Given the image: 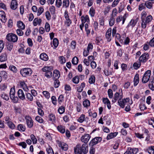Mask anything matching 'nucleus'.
<instances>
[{"mask_svg": "<svg viewBox=\"0 0 154 154\" xmlns=\"http://www.w3.org/2000/svg\"><path fill=\"white\" fill-rule=\"evenodd\" d=\"M32 70L29 68H25L21 69L20 73L22 76L27 77L30 76L32 73Z\"/></svg>", "mask_w": 154, "mask_h": 154, "instance_id": "nucleus-1", "label": "nucleus"}, {"mask_svg": "<svg viewBox=\"0 0 154 154\" xmlns=\"http://www.w3.org/2000/svg\"><path fill=\"white\" fill-rule=\"evenodd\" d=\"M52 69V67L51 66H46L44 67L42 70L43 72H45V75L48 78H50L52 76V73L51 70Z\"/></svg>", "mask_w": 154, "mask_h": 154, "instance_id": "nucleus-2", "label": "nucleus"}, {"mask_svg": "<svg viewBox=\"0 0 154 154\" xmlns=\"http://www.w3.org/2000/svg\"><path fill=\"white\" fill-rule=\"evenodd\" d=\"M151 72L150 70H148L146 71L144 74L142 79V82L143 83H146L149 80Z\"/></svg>", "mask_w": 154, "mask_h": 154, "instance_id": "nucleus-3", "label": "nucleus"}, {"mask_svg": "<svg viewBox=\"0 0 154 154\" xmlns=\"http://www.w3.org/2000/svg\"><path fill=\"white\" fill-rule=\"evenodd\" d=\"M6 38L9 41L15 42L17 41L18 37L16 34L12 33H9L7 35Z\"/></svg>", "mask_w": 154, "mask_h": 154, "instance_id": "nucleus-4", "label": "nucleus"}, {"mask_svg": "<svg viewBox=\"0 0 154 154\" xmlns=\"http://www.w3.org/2000/svg\"><path fill=\"white\" fill-rule=\"evenodd\" d=\"M129 101V99L128 98L123 99H119L118 101L119 105L122 108H124L126 103Z\"/></svg>", "mask_w": 154, "mask_h": 154, "instance_id": "nucleus-5", "label": "nucleus"}, {"mask_svg": "<svg viewBox=\"0 0 154 154\" xmlns=\"http://www.w3.org/2000/svg\"><path fill=\"white\" fill-rule=\"evenodd\" d=\"M149 55L147 53H144L139 58V60L143 63H145L149 59Z\"/></svg>", "mask_w": 154, "mask_h": 154, "instance_id": "nucleus-6", "label": "nucleus"}, {"mask_svg": "<svg viewBox=\"0 0 154 154\" xmlns=\"http://www.w3.org/2000/svg\"><path fill=\"white\" fill-rule=\"evenodd\" d=\"M102 140V138L100 137H96L93 138L90 142L89 145L90 146H93L97 144L98 142H100Z\"/></svg>", "mask_w": 154, "mask_h": 154, "instance_id": "nucleus-7", "label": "nucleus"}, {"mask_svg": "<svg viewBox=\"0 0 154 154\" xmlns=\"http://www.w3.org/2000/svg\"><path fill=\"white\" fill-rule=\"evenodd\" d=\"M64 17L66 19V20L64 21L65 25L69 27L71 24L72 22L69 18L67 11H65L64 13Z\"/></svg>", "mask_w": 154, "mask_h": 154, "instance_id": "nucleus-8", "label": "nucleus"}, {"mask_svg": "<svg viewBox=\"0 0 154 154\" xmlns=\"http://www.w3.org/2000/svg\"><path fill=\"white\" fill-rule=\"evenodd\" d=\"M122 98L123 95L122 93L121 94L120 93H119V92H116L114 94L113 99L112 100V101L113 103H115L118 100L122 99Z\"/></svg>", "mask_w": 154, "mask_h": 154, "instance_id": "nucleus-9", "label": "nucleus"}, {"mask_svg": "<svg viewBox=\"0 0 154 154\" xmlns=\"http://www.w3.org/2000/svg\"><path fill=\"white\" fill-rule=\"evenodd\" d=\"M25 118L28 127L29 128H32L33 126V122L31 117L29 116H26Z\"/></svg>", "mask_w": 154, "mask_h": 154, "instance_id": "nucleus-10", "label": "nucleus"}, {"mask_svg": "<svg viewBox=\"0 0 154 154\" xmlns=\"http://www.w3.org/2000/svg\"><path fill=\"white\" fill-rule=\"evenodd\" d=\"M91 136L89 134H86L81 137V140L82 142L84 143L87 144Z\"/></svg>", "mask_w": 154, "mask_h": 154, "instance_id": "nucleus-11", "label": "nucleus"}, {"mask_svg": "<svg viewBox=\"0 0 154 154\" xmlns=\"http://www.w3.org/2000/svg\"><path fill=\"white\" fill-rule=\"evenodd\" d=\"M17 94L20 99L23 100H25V95L22 90L20 89H19L17 92Z\"/></svg>", "mask_w": 154, "mask_h": 154, "instance_id": "nucleus-12", "label": "nucleus"}, {"mask_svg": "<svg viewBox=\"0 0 154 154\" xmlns=\"http://www.w3.org/2000/svg\"><path fill=\"white\" fill-rule=\"evenodd\" d=\"M0 19L3 23H5L6 21L5 14L3 11H0Z\"/></svg>", "mask_w": 154, "mask_h": 154, "instance_id": "nucleus-13", "label": "nucleus"}, {"mask_svg": "<svg viewBox=\"0 0 154 154\" xmlns=\"http://www.w3.org/2000/svg\"><path fill=\"white\" fill-rule=\"evenodd\" d=\"M81 150L82 152L84 154H86L88 152V145L86 143H84L80 147Z\"/></svg>", "mask_w": 154, "mask_h": 154, "instance_id": "nucleus-14", "label": "nucleus"}, {"mask_svg": "<svg viewBox=\"0 0 154 154\" xmlns=\"http://www.w3.org/2000/svg\"><path fill=\"white\" fill-rule=\"evenodd\" d=\"M17 2L16 0H12L11 1L10 8L12 10H15L17 7Z\"/></svg>", "mask_w": 154, "mask_h": 154, "instance_id": "nucleus-15", "label": "nucleus"}, {"mask_svg": "<svg viewBox=\"0 0 154 154\" xmlns=\"http://www.w3.org/2000/svg\"><path fill=\"white\" fill-rule=\"evenodd\" d=\"M103 102L104 104L107 105V107L109 109H111V106L110 105V102L108 98H103Z\"/></svg>", "mask_w": 154, "mask_h": 154, "instance_id": "nucleus-16", "label": "nucleus"}, {"mask_svg": "<svg viewBox=\"0 0 154 154\" xmlns=\"http://www.w3.org/2000/svg\"><path fill=\"white\" fill-rule=\"evenodd\" d=\"M59 146L64 151H66L68 149V145L63 142H60L59 144Z\"/></svg>", "mask_w": 154, "mask_h": 154, "instance_id": "nucleus-17", "label": "nucleus"}, {"mask_svg": "<svg viewBox=\"0 0 154 154\" xmlns=\"http://www.w3.org/2000/svg\"><path fill=\"white\" fill-rule=\"evenodd\" d=\"M154 3V1L149 0L146 1L145 2V5L146 7L149 9L151 8L152 6V4Z\"/></svg>", "mask_w": 154, "mask_h": 154, "instance_id": "nucleus-18", "label": "nucleus"}, {"mask_svg": "<svg viewBox=\"0 0 154 154\" xmlns=\"http://www.w3.org/2000/svg\"><path fill=\"white\" fill-rule=\"evenodd\" d=\"M81 19L82 23L84 24L86 22L89 23L90 21L89 16L88 15H86L85 16H82L81 17Z\"/></svg>", "mask_w": 154, "mask_h": 154, "instance_id": "nucleus-19", "label": "nucleus"}, {"mask_svg": "<svg viewBox=\"0 0 154 154\" xmlns=\"http://www.w3.org/2000/svg\"><path fill=\"white\" fill-rule=\"evenodd\" d=\"M60 76V72L57 70H54L53 73V77L55 79H58Z\"/></svg>", "mask_w": 154, "mask_h": 154, "instance_id": "nucleus-20", "label": "nucleus"}, {"mask_svg": "<svg viewBox=\"0 0 154 154\" xmlns=\"http://www.w3.org/2000/svg\"><path fill=\"white\" fill-rule=\"evenodd\" d=\"M118 134V132H115L114 133H111L108 134L106 137L107 140H110L115 137H116Z\"/></svg>", "mask_w": 154, "mask_h": 154, "instance_id": "nucleus-21", "label": "nucleus"}, {"mask_svg": "<svg viewBox=\"0 0 154 154\" xmlns=\"http://www.w3.org/2000/svg\"><path fill=\"white\" fill-rule=\"evenodd\" d=\"M75 154H82V152L81 150L80 145H77L76 147L74 148Z\"/></svg>", "mask_w": 154, "mask_h": 154, "instance_id": "nucleus-22", "label": "nucleus"}, {"mask_svg": "<svg viewBox=\"0 0 154 154\" xmlns=\"http://www.w3.org/2000/svg\"><path fill=\"white\" fill-rule=\"evenodd\" d=\"M7 55L6 53H3L0 56V61L3 62L7 60Z\"/></svg>", "mask_w": 154, "mask_h": 154, "instance_id": "nucleus-23", "label": "nucleus"}, {"mask_svg": "<svg viewBox=\"0 0 154 154\" xmlns=\"http://www.w3.org/2000/svg\"><path fill=\"white\" fill-rule=\"evenodd\" d=\"M139 82V75L138 74H136L134 79V86H136L138 84Z\"/></svg>", "mask_w": 154, "mask_h": 154, "instance_id": "nucleus-24", "label": "nucleus"}, {"mask_svg": "<svg viewBox=\"0 0 154 154\" xmlns=\"http://www.w3.org/2000/svg\"><path fill=\"white\" fill-rule=\"evenodd\" d=\"M42 22V20L38 18H35L33 21V24L34 26H36L38 24L40 25Z\"/></svg>", "mask_w": 154, "mask_h": 154, "instance_id": "nucleus-25", "label": "nucleus"}, {"mask_svg": "<svg viewBox=\"0 0 154 154\" xmlns=\"http://www.w3.org/2000/svg\"><path fill=\"white\" fill-rule=\"evenodd\" d=\"M17 27L21 29H24L25 28V25L22 21H19L17 22Z\"/></svg>", "mask_w": 154, "mask_h": 154, "instance_id": "nucleus-26", "label": "nucleus"}, {"mask_svg": "<svg viewBox=\"0 0 154 154\" xmlns=\"http://www.w3.org/2000/svg\"><path fill=\"white\" fill-rule=\"evenodd\" d=\"M103 72L105 75L106 76L112 75V74L113 72V68L110 69H105Z\"/></svg>", "mask_w": 154, "mask_h": 154, "instance_id": "nucleus-27", "label": "nucleus"}, {"mask_svg": "<svg viewBox=\"0 0 154 154\" xmlns=\"http://www.w3.org/2000/svg\"><path fill=\"white\" fill-rule=\"evenodd\" d=\"M40 57L41 59L45 61H47L48 59V55L45 53L41 54L40 56Z\"/></svg>", "mask_w": 154, "mask_h": 154, "instance_id": "nucleus-28", "label": "nucleus"}, {"mask_svg": "<svg viewBox=\"0 0 154 154\" xmlns=\"http://www.w3.org/2000/svg\"><path fill=\"white\" fill-rule=\"evenodd\" d=\"M58 130L61 133L63 134L65 132V129L64 126L61 125L58 126L57 127Z\"/></svg>", "mask_w": 154, "mask_h": 154, "instance_id": "nucleus-29", "label": "nucleus"}, {"mask_svg": "<svg viewBox=\"0 0 154 154\" xmlns=\"http://www.w3.org/2000/svg\"><path fill=\"white\" fill-rule=\"evenodd\" d=\"M20 85L25 91H28V88L24 82L23 81L20 82Z\"/></svg>", "mask_w": 154, "mask_h": 154, "instance_id": "nucleus-30", "label": "nucleus"}, {"mask_svg": "<svg viewBox=\"0 0 154 154\" xmlns=\"http://www.w3.org/2000/svg\"><path fill=\"white\" fill-rule=\"evenodd\" d=\"M128 151L130 154H136L138 151V149L136 148H130V149H128Z\"/></svg>", "mask_w": 154, "mask_h": 154, "instance_id": "nucleus-31", "label": "nucleus"}, {"mask_svg": "<svg viewBox=\"0 0 154 154\" xmlns=\"http://www.w3.org/2000/svg\"><path fill=\"white\" fill-rule=\"evenodd\" d=\"M85 84L84 82L82 83L80 87H77V91L79 92H81L82 91L84 87H85Z\"/></svg>", "mask_w": 154, "mask_h": 154, "instance_id": "nucleus-32", "label": "nucleus"}, {"mask_svg": "<svg viewBox=\"0 0 154 154\" xmlns=\"http://www.w3.org/2000/svg\"><path fill=\"white\" fill-rule=\"evenodd\" d=\"M85 116L84 114H82L77 119V121L80 123H82L85 121Z\"/></svg>", "mask_w": 154, "mask_h": 154, "instance_id": "nucleus-33", "label": "nucleus"}, {"mask_svg": "<svg viewBox=\"0 0 154 154\" xmlns=\"http://www.w3.org/2000/svg\"><path fill=\"white\" fill-rule=\"evenodd\" d=\"M125 19L126 18L124 16H123V17H118L116 19V22L118 23L122 20V24H123L125 22Z\"/></svg>", "mask_w": 154, "mask_h": 154, "instance_id": "nucleus-34", "label": "nucleus"}, {"mask_svg": "<svg viewBox=\"0 0 154 154\" xmlns=\"http://www.w3.org/2000/svg\"><path fill=\"white\" fill-rule=\"evenodd\" d=\"M72 82L75 84H78L79 82V78L78 76H75L72 79Z\"/></svg>", "mask_w": 154, "mask_h": 154, "instance_id": "nucleus-35", "label": "nucleus"}, {"mask_svg": "<svg viewBox=\"0 0 154 154\" xmlns=\"http://www.w3.org/2000/svg\"><path fill=\"white\" fill-rule=\"evenodd\" d=\"M147 151L150 154H154V146H151L149 147Z\"/></svg>", "mask_w": 154, "mask_h": 154, "instance_id": "nucleus-36", "label": "nucleus"}, {"mask_svg": "<svg viewBox=\"0 0 154 154\" xmlns=\"http://www.w3.org/2000/svg\"><path fill=\"white\" fill-rule=\"evenodd\" d=\"M141 63L140 61L139 60L138 61H137L135 63L133 64V66L135 69H137L140 67Z\"/></svg>", "mask_w": 154, "mask_h": 154, "instance_id": "nucleus-37", "label": "nucleus"}, {"mask_svg": "<svg viewBox=\"0 0 154 154\" xmlns=\"http://www.w3.org/2000/svg\"><path fill=\"white\" fill-rule=\"evenodd\" d=\"M83 104L84 107L88 108L90 106V102L88 100L86 99L83 101Z\"/></svg>", "mask_w": 154, "mask_h": 154, "instance_id": "nucleus-38", "label": "nucleus"}, {"mask_svg": "<svg viewBox=\"0 0 154 154\" xmlns=\"http://www.w3.org/2000/svg\"><path fill=\"white\" fill-rule=\"evenodd\" d=\"M26 98L29 100L30 101L33 100V97L31 94L29 93H26Z\"/></svg>", "mask_w": 154, "mask_h": 154, "instance_id": "nucleus-39", "label": "nucleus"}, {"mask_svg": "<svg viewBox=\"0 0 154 154\" xmlns=\"http://www.w3.org/2000/svg\"><path fill=\"white\" fill-rule=\"evenodd\" d=\"M89 14L92 17H94L95 14V10L93 7H91L89 11Z\"/></svg>", "mask_w": 154, "mask_h": 154, "instance_id": "nucleus-40", "label": "nucleus"}, {"mask_svg": "<svg viewBox=\"0 0 154 154\" xmlns=\"http://www.w3.org/2000/svg\"><path fill=\"white\" fill-rule=\"evenodd\" d=\"M58 111L60 114H63L65 111V107L63 106H61L58 108Z\"/></svg>", "mask_w": 154, "mask_h": 154, "instance_id": "nucleus-41", "label": "nucleus"}, {"mask_svg": "<svg viewBox=\"0 0 154 154\" xmlns=\"http://www.w3.org/2000/svg\"><path fill=\"white\" fill-rule=\"evenodd\" d=\"M95 78L94 75H92L90 76L89 79V82L91 84H92L95 82Z\"/></svg>", "mask_w": 154, "mask_h": 154, "instance_id": "nucleus-42", "label": "nucleus"}, {"mask_svg": "<svg viewBox=\"0 0 154 154\" xmlns=\"http://www.w3.org/2000/svg\"><path fill=\"white\" fill-rule=\"evenodd\" d=\"M69 0H63V6L66 8L68 7L69 5Z\"/></svg>", "mask_w": 154, "mask_h": 154, "instance_id": "nucleus-43", "label": "nucleus"}, {"mask_svg": "<svg viewBox=\"0 0 154 154\" xmlns=\"http://www.w3.org/2000/svg\"><path fill=\"white\" fill-rule=\"evenodd\" d=\"M49 120L51 121L52 122H55V115L53 114H51L49 116Z\"/></svg>", "mask_w": 154, "mask_h": 154, "instance_id": "nucleus-44", "label": "nucleus"}, {"mask_svg": "<svg viewBox=\"0 0 154 154\" xmlns=\"http://www.w3.org/2000/svg\"><path fill=\"white\" fill-rule=\"evenodd\" d=\"M1 96L3 99L6 100H8L9 99L8 95L4 93L1 94Z\"/></svg>", "mask_w": 154, "mask_h": 154, "instance_id": "nucleus-45", "label": "nucleus"}, {"mask_svg": "<svg viewBox=\"0 0 154 154\" xmlns=\"http://www.w3.org/2000/svg\"><path fill=\"white\" fill-rule=\"evenodd\" d=\"M79 61V59L77 57H74L72 59V62L73 64L76 65H77Z\"/></svg>", "mask_w": 154, "mask_h": 154, "instance_id": "nucleus-46", "label": "nucleus"}, {"mask_svg": "<svg viewBox=\"0 0 154 154\" xmlns=\"http://www.w3.org/2000/svg\"><path fill=\"white\" fill-rule=\"evenodd\" d=\"M7 88V84L6 83H2L0 85V89L1 91L5 90Z\"/></svg>", "mask_w": 154, "mask_h": 154, "instance_id": "nucleus-47", "label": "nucleus"}, {"mask_svg": "<svg viewBox=\"0 0 154 154\" xmlns=\"http://www.w3.org/2000/svg\"><path fill=\"white\" fill-rule=\"evenodd\" d=\"M15 89L14 88H11L10 92V97H11V96H15Z\"/></svg>", "mask_w": 154, "mask_h": 154, "instance_id": "nucleus-48", "label": "nucleus"}, {"mask_svg": "<svg viewBox=\"0 0 154 154\" xmlns=\"http://www.w3.org/2000/svg\"><path fill=\"white\" fill-rule=\"evenodd\" d=\"M58 39L56 38H54L53 41V44L55 48H57L58 45Z\"/></svg>", "mask_w": 154, "mask_h": 154, "instance_id": "nucleus-49", "label": "nucleus"}, {"mask_svg": "<svg viewBox=\"0 0 154 154\" xmlns=\"http://www.w3.org/2000/svg\"><path fill=\"white\" fill-rule=\"evenodd\" d=\"M9 69L14 73H16L17 71V69L16 67L14 65H10L9 66Z\"/></svg>", "mask_w": 154, "mask_h": 154, "instance_id": "nucleus-50", "label": "nucleus"}, {"mask_svg": "<svg viewBox=\"0 0 154 154\" xmlns=\"http://www.w3.org/2000/svg\"><path fill=\"white\" fill-rule=\"evenodd\" d=\"M137 21V19L136 20H132L129 23V25L131 26V27H133L136 25Z\"/></svg>", "mask_w": 154, "mask_h": 154, "instance_id": "nucleus-51", "label": "nucleus"}, {"mask_svg": "<svg viewBox=\"0 0 154 154\" xmlns=\"http://www.w3.org/2000/svg\"><path fill=\"white\" fill-rule=\"evenodd\" d=\"M88 113L89 114V115L90 116L92 117L93 118H96L97 116V113L96 112H94L93 113H92L91 110H89L88 111Z\"/></svg>", "mask_w": 154, "mask_h": 154, "instance_id": "nucleus-52", "label": "nucleus"}, {"mask_svg": "<svg viewBox=\"0 0 154 154\" xmlns=\"http://www.w3.org/2000/svg\"><path fill=\"white\" fill-rule=\"evenodd\" d=\"M7 123L8 127L14 129V128L15 125L11 121H8L7 122Z\"/></svg>", "mask_w": 154, "mask_h": 154, "instance_id": "nucleus-53", "label": "nucleus"}, {"mask_svg": "<svg viewBox=\"0 0 154 154\" xmlns=\"http://www.w3.org/2000/svg\"><path fill=\"white\" fill-rule=\"evenodd\" d=\"M60 82L58 79H55L54 82V86L55 88H57L60 85Z\"/></svg>", "mask_w": 154, "mask_h": 154, "instance_id": "nucleus-54", "label": "nucleus"}, {"mask_svg": "<svg viewBox=\"0 0 154 154\" xmlns=\"http://www.w3.org/2000/svg\"><path fill=\"white\" fill-rule=\"evenodd\" d=\"M31 138L33 144H36L37 142V140L35 135L33 134H31L30 136Z\"/></svg>", "mask_w": 154, "mask_h": 154, "instance_id": "nucleus-55", "label": "nucleus"}, {"mask_svg": "<svg viewBox=\"0 0 154 154\" xmlns=\"http://www.w3.org/2000/svg\"><path fill=\"white\" fill-rule=\"evenodd\" d=\"M115 22V20L112 17H111L109 20V24L110 26H112L114 25Z\"/></svg>", "mask_w": 154, "mask_h": 154, "instance_id": "nucleus-56", "label": "nucleus"}, {"mask_svg": "<svg viewBox=\"0 0 154 154\" xmlns=\"http://www.w3.org/2000/svg\"><path fill=\"white\" fill-rule=\"evenodd\" d=\"M149 86L151 90L152 91H154V82L153 80L149 82Z\"/></svg>", "mask_w": 154, "mask_h": 154, "instance_id": "nucleus-57", "label": "nucleus"}, {"mask_svg": "<svg viewBox=\"0 0 154 154\" xmlns=\"http://www.w3.org/2000/svg\"><path fill=\"white\" fill-rule=\"evenodd\" d=\"M142 22L141 23V26L142 28L144 29L146 26V24L148 23L145 20H144L143 18H142Z\"/></svg>", "mask_w": 154, "mask_h": 154, "instance_id": "nucleus-58", "label": "nucleus"}, {"mask_svg": "<svg viewBox=\"0 0 154 154\" xmlns=\"http://www.w3.org/2000/svg\"><path fill=\"white\" fill-rule=\"evenodd\" d=\"M35 119L37 121L41 123H43L44 122V120L42 118L38 116H36Z\"/></svg>", "mask_w": 154, "mask_h": 154, "instance_id": "nucleus-59", "label": "nucleus"}, {"mask_svg": "<svg viewBox=\"0 0 154 154\" xmlns=\"http://www.w3.org/2000/svg\"><path fill=\"white\" fill-rule=\"evenodd\" d=\"M42 93L44 96L47 99H48L50 97V93L47 91H44Z\"/></svg>", "mask_w": 154, "mask_h": 154, "instance_id": "nucleus-60", "label": "nucleus"}, {"mask_svg": "<svg viewBox=\"0 0 154 154\" xmlns=\"http://www.w3.org/2000/svg\"><path fill=\"white\" fill-rule=\"evenodd\" d=\"M108 94L109 98H112L113 95V92L111 89H108Z\"/></svg>", "mask_w": 154, "mask_h": 154, "instance_id": "nucleus-61", "label": "nucleus"}, {"mask_svg": "<svg viewBox=\"0 0 154 154\" xmlns=\"http://www.w3.org/2000/svg\"><path fill=\"white\" fill-rule=\"evenodd\" d=\"M148 123L149 125H152L154 128V118L149 119L148 120Z\"/></svg>", "mask_w": 154, "mask_h": 154, "instance_id": "nucleus-62", "label": "nucleus"}, {"mask_svg": "<svg viewBox=\"0 0 154 154\" xmlns=\"http://www.w3.org/2000/svg\"><path fill=\"white\" fill-rule=\"evenodd\" d=\"M100 24L101 26H104V19L103 17H101L99 18Z\"/></svg>", "mask_w": 154, "mask_h": 154, "instance_id": "nucleus-63", "label": "nucleus"}, {"mask_svg": "<svg viewBox=\"0 0 154 154\" xmlns=\"http://www.w3.org/2000/svg\"><path fill=\"white\" fill-rule=\"evenodd\" d=\"M46 151L48 154H54V152L52 148L50 146L46 149Z\"/></svg>", "mask_w": 154, "mask_h": 154, "instance_id": "nucleus-64", "label": "nucleus"}]
</instances>
